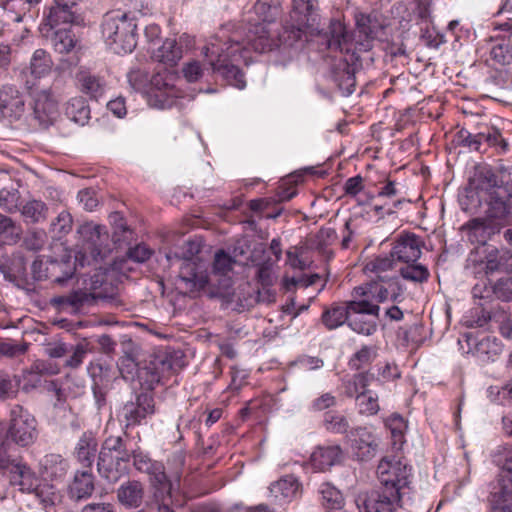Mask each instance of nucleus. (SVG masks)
Returning <instances> with one entry per match:
<instances>
[{
    "label": "nucleus",
    "mask_w": 512,
    "mask_h": 512,
    "mask_svg": "<svg viewBox=\"0 0 512 512\" xmlns=\"http://www.w3.org/2000/svg\"><path fill=\"white\" fill-rule=\"evenodd\" d=\"M243 34L244 29L221 28L214 38L215 41L205 47V56L212 72L238 89L246 87V80L244 73L235 63L246 61L249 48L255 52L265 53L272 51L275 46V39L264 27L257 26L256 30H250L246 37Z\"/></svg>",
    "instance_id": "obj_1"
},
{
    "label": "nucleus",
    "mask_w": 512,
    "mask_h": 512,
    "mask_svg": "<svg viewBox=\"0 0 512 512\" xmlns=\"http://www.w3.org/2000/svg\"><path fill=\"white\" fill-rule=\"evenodd\" d=\"M485 201L487 208L484 216L469 220L463 227L468 230L471 242L485 244L492 235L499 233L510 222L512 194L505 187L488 191Z\"/></svg>",
    "instance_id": "obj_2"
},
{
    "label": "nucleus",
    "mask_w": 512,
    "mask_h": 512,
    "mask_svg": "<svg viewBox=\"0 0 512 512\" xmlns=\"http://www.w3.org/2000/svg\"><path fill=\"white\" fill-rule=\"evenodd\" d=\"M236 260L224 250H218L214 255L211 273L208 276V284L214 288L211 295L224 299L227 303H234L238 311L248 310L258 301V297L251 293L246 294L250 289L248 284L232 287L233 266Z\"/></svg>",
    "instance_id": "obj_3"
},
{
    "label": "nucleus",
    "mask_w": 512,
    "mask_h": 512,
    "mask_svg": "<svg viewBox=\"0 0 512 512\" xmlns=\"http://www.w3.org/2000/svg\"><path fill=\"white\" fill-rule=\"evenodd\" d=\"M85 289L75 290L67 295L56 296L51 300V303L59 308H71L74 311H82L89 309L95 305L98 300L105 301L111 304H117L116 288L106 280V274L102 271H97L85 281Z\"/></svg>",
    "instance_id": "obj_4"
},
{
    "label": "nucleus",
    "mask_w": 512,
    "mask_h": 512,
    "mask_svg": "<svg viewBox=\"0 0 512 512\" xmlns=\"http://www.w3.org/2000/svg\"><path fill=\"white\" fill-rule=\"evenodd\" d=\"M132 450L121 436H109L102 443L97 468L100 476L109 483H116L129 473Z\"/></svg>",
    "instance_id": "obj_5"
},
{
    "label": "nucleus",
    "mask_w": 512,
    "mask_h": 512,
    "mask_svg": "<svg viewBox=\"0 0 512 512\" xmlns=\"http://www.w3.org/2000/svg\"><path fill=\"white\" fill-rule=\"evenodd\" d=\"M101 28L105 43L114 53L126 54L135 49L137 24L128 14L119 11L106 13Z\"/></svg>",
    "instance_id": "obj_6"
},
{
    "label": "nucleus",
    "mask_w": 512,
    "mask_h": 512,
    "mask_svg": "<svg viewBox=\"0 0 512 512\" xmlns=\"http://www.w3.org/2000/svg\"><path fill=\"white\" fill-rule=\"evenodd\" d=\"M380 486L377 491L403 499L409 490L411 468L399 460L384 457L377 466Z\"/></svg>",
    "instance_id": "obj_7"
},
{
    "label": "nucleus",
    "mask_w": 512,
    "mask_h": 512,
    "mask_svg": "<svg viewBox=\"0 0 512 512\" xmlns=\"http://www.w3.org/2000/svg\"><path fill=\"white\" fill-rule=\"evenodd\" d=\"M10 446L7 440L0 439V475L7 474L11 485L32 493L40 480L26 464L12 458L8 453Z\"/></svg>",
    "instance_id": "obj_8"
},
{
    "label": "nucleus",
    "mask_w": 512,
    "mask_h": 512,
    "mask_svg": "<svg viewBox=\"0 0 512 512\" xmlns=\"http://www.w3.org/2000/svg\"><path fill=\"white\" fill-rule=\"evenodd\" d=\"M7 435L21 447H27L37 439V421L35 417L20 405L10 410V424Z\"/></svg>",
    "instance_id": "obj_9"
},
{
    "label": "nucleus",
    "mask_w": 512,
    "mask_h": 512,
    "mask_svg": "<svg viewBox=\"0 0 512 512\" xmlns=\"http://www.w3.org/2000/svg\"><path fill=\"white\" fill-rule=\"evenodd\" d=\"M404 289L396 275L380 276V280H372L365 286L354 288V293L359 296H365L371 303L369 298L378 303L388 300L393 302H401Z\"/></svg>",
    "instance_id": "obj_10"
},
{
    "label": "nucleus",
    "mask_w": 512,
    "mask_h": 512,
    "mask_svg": "<svg viewBox=\"0 0 512 512\" xmlns=\"http://www.w3.org/2000/svg\"><path fill=\"white\" fill-rule=\"evenodd\" d=\"M351 312L377 314L380 312V307L377 304L370 303L367 299L348 301L345 305L334 303L323 311L321 321L327 329L333 330L345 323L348 324Z\"/></svg>",
    "instance_id": "obj_11"
},
{
    "label": "nucleus",
    "mask_w": 512,
    "mask_h": 512,
    "mask_svg": "<svg viewBox=\"0 0 512 512\" xmlns=\"http://www.w3.org/2000/svg\"><path fill=\"white\" fill-rule=\"evenodd\" d=\"M253 10L258 18V21L252 22V19H249L246 24L227 25L224 28H228L229 30L244 29L243 36L246 37L247 34H250V30L255 31L257 26L264 27L275 39L276 46L277 39L271 31L270 25L275 21L279 14V6L270 0H257V2L254 4Z\"/></svg>",
    "instance_id": "obj_12"
},
{
    "label": "nucleus",
    "mask_w": 512,
    "mask_h": 512,
    "mask_svg": "<svg viewBox=\"0 0 512 512\" xmlns=\"http://www.w3.org/2000/svg\"><path fill=\"white\" fill-rule=\"evenodd\" d=\"M31 272L33 278L37 281L51 278L53 282L63 285L74 276L75 264L70 260H52L49 266L44 268L42 260H34L31 265Z\"/></svg>",
    "instance_id": "obj_13"
},
{
    "label": "nucleus",
    "mask_w": 512,
    "mask_h": 512,
    "mask_svg": "<svg viewBox=\"0 0 512 512\" xmlns=\"http://www.w3.org/2000/svg\"><path fill=\"white\" fill-rule=\"evenodd\" d=\"M352 454L359 461H367L376 456L378 442L376 436L363 426L352 428L347 434Z\"/></svg>",
    "instance_id": "obj_14"
},
{
    "label": "nucleus",
    "mask_w": 512,
    "mask_h": 512,
    "mask_svg": "<svg viewBox=\"0 0 512 512\" xmlns=\"http://www.w3.org/2000/svg\"><path fill=\"white\" fill-rule=\"evenodd\" d=\"M401 498L389 496V494L371 490L360 492L355 499L360 512H397Z\"/></svg>",
    "instance_id": "obj_15"
},
{
    "label": "nucleus",
    "mask_w": 512,
    "mask_h": 512,
    "mask_svg": "<svg viewBox=\"0 0 512 512\" xmlns=\"http://www.w3.org/2000/svg\"><path fill=\"white\" fill-rule=\"evenodd\" d=\"M131 458H133V466L135 469L148 474L154 486H159L162 490H170L171 484L165 473L164 465L161 462L152 460L140 449L132 450Z\"/></svg>",
    "instance_id": "obj_16"
},
{
    "label": "nucleus",
    "mask_w": 512,
    "mask_h": 512,
    "mask_svg": "<svg viewBox=\"0 0 512 512\" xmlns=\"http://www.w3.org/2000/svg\"><path fill=\"white\" fill-rule=\"evenodd\" d=\"M491 512H512V476L499 474L488 496Z\"/></svg>",
    "instance_id": "obj_17"
},
{
    "label": "nucleus",
    "mask_w": 512,
    "mask_h": 512,
    "mask_svg": "<svg viewBox=\"0 0 512 512\" xmlns=\"http://www.w3.org/2000/svg\"><path fill=\"white\" fill-rule=\"evenodd\" d=\"M480 264L486 276L495 273L512 275V250L494 246L487 248Z\"/></svg>",
    "instance_id": "obj_18"
},
{
    "label": "nucleus",
    "mask_w": 512,
    "mask_h": 512,
    "mask_svg": "<svg viewBox=\"0 0 512 512\" xmlns=\"http://www.w3.org/2000/svg\"><path fill=\"white\" fill-rule=\"evenodd\" d=\"M155 413L154 398L149 393H140L136 397V402H128L123 407L125 427L136 426L149 415Z\"/></svg>",
    "instance_id": "obj_19"
},
{
    "label": "nucleus",
    "mask_w": 512,
    "mask_h": 512,
    "mask_svg": "<svg viewBox=\"0 0 512 512\" xmlns=\"http://www.w3.org/2000/svg\"><path fill=\"white\" fill-rule=\"evenodd\" d=\"M58 114L57 102L48 90H41L34 95L33 119L42 128L53 124Z\"/></svg>",
    "instance_id": "obj_20"
},
{
    "label": "nucleus",
    "mask_w": 512,
    "mask_h": 512,
    "mask_svg": "<svg viewBox=\"0 0 512 512\" xmlns=\"http://www.w3.org/2000/svg\"><path fill=\"white\" fill-rule=\"evenodd\" d=\"M25 101L18 89L5 85L0 89V118L18 120L24 113Z\"/></svg>",
    "instance_id": "obj_21"
},
{
    "label": "nucleus",
    "mask_w": 512,
    "mask_h": 512,
    "mask_svg": "<svg viewBox=\"0 0 512 512\" xmlns=\"http://www.w3.org/2000/svg\"><path fill=\"white\" fill-rule=\"evenodd\" d=\"M52 33L49 36L51 45L54 50L59 54H70L73 53L71 58L69 59V66L77 65L79 62V57L77 55L78 50H80L79 40L76 38L75 33L69 28H58L51 30Z\"/></svg>",
    "instance_id": "obj_22"
},
{
    "label": "nucleus",
    "mask_w": 512,
    "mask_h": 512,
    "mask_svg": "<svg viewBox=\"0 0 512 512\" xmlns=\"http://www.w3.org/2000/svg\"><path fill=\"white\" fill-rule=\"evenodd\" d=\"M423 242L415 234L400 236L391 249V256L398 262L414 263L421 256Z\"/></svg>",
    "instance_id": "obj_23"
},
{
    "label": "nucleus",
    "mask_w": 512,
    "mask_h": 512,
    "mask_svg": "<svg viewBox=\"0 0 512 512\" xmlns=\"http://www.w3.org/2000/svg\"><path fill=\"white\" fill-rule=\"evenodd\" d=\"M176 284L185 294L197 292L209 285L208 275L199 274L194 262L184 261L180 267Z\"/></svg>",
    "instance_id": "obj_24"
},
{
    "label": "nucleus",
    "mask_w": 512,
    "mask_h": 512,
    "mask_svg": "<svg viewBox=\"0 0 512 512\" xmlns=\"http://www.w3.org/2000/svg\"><path fill=\"white\" fill-rule=\"evenodd\" d=\"M79 90L91 100L99 101L107 90V82L104 77L89 71H79L76 75Z\"/></svg>",
    "instance_id": "obj_25"
},
{
    "label": "nucleus",
    "mask_w": 512,
    "mask_h": 512,
    "mask_svg": "<svg viewBox=\"0 0 512 512\" xmlns=\"http://www.w3.org/2000/svg\"><path fill=\"white\" fill-rule=\"evenodd\" d=\"M342 455L343 452L339 445L319 446L311 454L310 461L315 469L325 471L339 464Z\"/></svg>",
    "instance_id": "obj_26"
},
{
    "label": "nucleus",
    "mask_w": 512,
    "mask_h": 512,
    "mask_svg": "<svg viewBox=\"0 0 512 512\" xmlns=\"http://www.w3.org/2000/svg\"><path fill=\"white\" fill-rule=\"evenodd\" d=\"M153 361L163 377H168L185 366L184 353L175 349H167L159 352L154 356Z\"/></svg>",
    "instance_id": "obj_27"
},
{
    "label": "nucleus",
    "mask_w": 512,
    "mask_h": 512,
    "mask_svg": "<svg viewBox=\"0 0 512 512\" xmlns=\"http://www.w3.org/2000/svg\"><path fill=\"white\" fill-rule=\"evenodd\" d=\"M144 486L138 480H129L120 485L117 490V499L127 508H137L142 504Z\"/></svg>",
    "instance_id": "obj_28"
},
{
    "label": "nucleus",
    "mask_w": 512,
    "mask_h": 512,
    "mask_svg": "<svg viewBox=\"0 0 512 512\" xmlns=\"http://www.w3.org/2000/svg\"><path fill=\"white\" fill-rule=\"evenodd\" d=\"M97 449L98 442L93 433L84 432L75 446L74 456L84 467H91L95 460Z\"/></svg>",
    "instance_id": "obj_29"
},
{
    "label": "nucleus",
    "mask_w": 512,
    "mask_h": 512,
    "mask_svg": "<svg viewBox=\"0 0 512 512\" xmlns=\"http://www.w3.org/2000/svg\"><path fill=\"white\" fill-rule=\"evenodd\" d=\"M94 490L93 474L89 471H78L69 485V496L74 501H81L91 497Z\"/></svg>",
    "instance_id": "obj_30"
},
{
    "label": "nucleus",
    "mask_w": 512,
    "mask_h": 512,
    "mask_svg": "<svg viewBox=\"0 0 512 512\" xmlns=\"http://www.w3.org/2000/svg\"><path fill=\"white\" fill-rule=\"evenodd\" d=\"M331 77L343 94L350 95L353 93L356 79L354 69L348 62L339 61V63L334 66Z\"/></svg>",
    "instance_id": "obj_31"
},
{
    "label": "nucleus",
    "mask_w": 512,
    "mask_h": 512,
    "mask_svg": "<svg viewBox=\"0 0 512 512\" xmlns=\"http://www.w3.org/2000/svg\"><path fill=\"white\" fill-rule=\"evenodd\" d=\"M377 314L368 312H351L349 315L348 326L356 333L365 336L374 334L377 330Z\"/></svg>",
    "instance_id": "obj_32"
},
{
    "label": "nucleus",
    "mask_w": 512,
    "mask_h": 512,
    "mask_svg": "<svg viewBox=\"0 0 512 512\" xmlns=\"http://www.w3.org/2000/svg\"><path fill=\"white\" fill-rule=\"evenodd\" d=\"M65 115L74 123L84 126L91 118V110L85 98L76 96L65 104Z\"/></svg>",
    "instance_id": "obj_33"
},
{
    "label": "nucleus",
    "mask_w": 512,
    "mask_h": 512,
    "mask_svg": "<svg viewBox=\"0 0 512 512\" xmlns=\"http://www.w3.org/2000/svg\"><path fill=\"white\" fill-rule=\"evenodd\" d=\"M374 379V374L369 371L354 374L350 379L344 381L345 395L348 398L357 399L362 391H370L368 386Z\"/></svg>",
    "instance_id": "obj_34"
},
{
    "label": "nucleus",
    "mask_w": 512,
    "mask_h": 512,
    "mask_svg": "<svg viewBox=\"0 0 512 512\" xmlns=\"http://www.w3.org/2000/svg\"><path fill=\"white\" fill-rule=\"evenodd\" d=\"M154 58L167 66H174L182 58V48L175 39H166L154 52Z\"/></svg>",
    "instance_id": "obj_35"
},
{
    "label": "nucleus",
    "mask_w": 512,
    "mask_h": 512,
    "mask_svg": "<svg viewBox=\"0 0 512 512\" xmlns=\"http://www.w3.org/2000/svg\"><path fill=\"white\" fill-rule=\"evenodd\" d=\"M298 487V482L293 476H285L273 482L269 491L275 500H289L296 494Z\"/></svg>",
    "instance_id": "obj_36"
},
{
    "label": "nucleus",
    "mask_w": 512,
    "mask_h": 512,
    "mask_svg": "<svg viewBox=\"0 0 512 512\" xmlns=\"http://www.w3.org/2000/svg\"><path fill=\"white\" fill-rule=\"evenodd\" d=\"M23 233L22 227L10 217L0 213V240L7 245H14Z\"/></svg>",
    "instance_id": "obj_37"
},
{
    "label": "nucleus",
    "mask_w": 512,
    "mask_h": 512,
    "mask_svg": "<svg viewBox=\"0 0 512 512\" xmlns=\"http://www.w3.org/2000/svg\"><path fill=\"white\" fill-rule=\"evenodd\" d=\"M21 214L29 223H39L46 220L48 215V207L41 200H30L21 208Z\"/></svg>",
    "instance_id": "obj_38"
},
{
    "label": "nucleus",
    "mask_w": 512,
    "mask_h": 512,
    "mask_svg": "<svg viewBox=\"0 0 512 512\" xmlns=\"http://www.w3.org/2000/svg\"><path fill=\"white\" fill-rule=\"evenodd\" d=\"M42 465L45 475L55 480L63 478L68 470L67 461L57 454L45 456Z\"/></svg>",
    "instance_id": "obj_39"
},
{
    "label": "nucleus",
    "mask_w": 512,
    "mask_h": 512,
    "mask_svg": "<svg viewBox=\"0 0 512 512\" xmlns=\"http://www.w3.org/2000/svg\"><path fill=\"white\" fill-rule=\"evenodd\" d=\"M322 504L329 509V512L343 511V497L341 492L329 483H323L319 490Z\"/></svg>",
    "instance_id": "obj_40"
},
{
    "label": "nucleus",
    "mask_w": 512,
    "mask_h": 512,
    "mask_svg": "<svg viewBox=\"0 0 512 512\" xmlns=\"http://www.w3.org/2000/svg\"><path fill=\"white\" fill-rule=\"evenodd\" d=\"M53 61L44 49H37L31 58L30 70L35 77H42L51 71Z\"/></svg>",
    "instance_id": "obj_41"
},
{
    "label": "nucleus",
    "mask_w": 512,
    "mask_h": 512,
    "mask_svg": "<svg viewBox=\"0 0 512 512\" xmlns=\"http://www.w3.org/2000/svg\"><path fill=\"white\" fill-rule=\"evenodd\" d=\"M347 33L345 27L339 21H332L326 37V46L333 51H342L346 43Z\"/></svg>",
    "instance_id": "obj_42"
},
{
    "label": "nucleus",
    "mask_w": 512,
    "mask_h": 512,
    "mask_svg": "<svg viewBox=\"0 0 512 512\" xmlns=\"http://www.w3.org/2000/svg\"><path fill=\"white\" fill-rule=\"evenodd\" d=\"M356 27L359 35L363 36L367 41L376 38L381 28L376 17L367 14H358L356 16Z\"/></svg>",
    "instance_id": "obj_43"
},
{
    "label": "nucleus",
    "mask_w": 512,
    "mask_h": 512,
    "mask_svg": "<svg viewBox=\"0 0 512 512\" xmlns=\"http://www.w3.org/2000/svg\"><path fill=\"white\" fill-rule=\"evenodd\" d=\"M396 260L389 255L377 256L365 264L364 270L376 274L377 280H380V276H387L385 273L391 271L394 268Z\"/></svg>",
    "instance_id": "obj_44"
},
{
    "label": "nucleus",
    "mask_w": 512,
    "mask_h": 512,
    "mask_svg": "<svg viewBox=\"0 0 512 512\" xmlns=\"http://www.w3.org/2000/svg\"><path fill=\"white\" fill-rule=\"evenodd\" d=\"M32 493L35 494V496L45 507L55 505V503L61 498L55 485L41 480L34 488Z\"/></svg>",
    "instance_id": "obj_45"
},
{
    "label": "nucleus",
    "mask_w": 512,
    "mask_h": 512,
    "mask_svg": "<svg viewBox=\"0 0 512 512\" xmlns=\"http://www.w3.org/2000/svg\"><path fill=\"white\" fill-rule=\"evenodd\" d=\"M73 7H62L61 5L55 4L50 9V13L48 15V24L49 30L58 29L57 27L60 24H71L74 21V13L72 11Z\"/></svg>",
    "instance_id": "obj_46"
},
{
    "label": "nucleus",
    "mask_w": 512,
    "mask_h": 512,
    "mask_svg": "<svg viewBox=\"0 0 512 512\" xmlns=\"http://www.w3.org/2000/svg\"><path fill=\"white\" fill-rule=\"evenodd\" d=\"M323 424L328 432L335 434L347 435L351 430L348 419L344 415L335 412H326Z\"/></svg>",
    "instance_id": "obj_47"
},
{
    "label": "nucleus",
    "mask_w": 512,
    "mask_h": 512,
    "mask_svg": "<svg viewBox=\"0 0 512 512\" xmlns=\"http://www.w3.org/2000/svg\"><path fill=\"white\" fill-rule=\"evenodd\" d=\"M140 369L137 380L141 386H145L148 389H153L164 378L153 359L149 364L141 366Z\"/></svg>",
    "instance_id": "obj_48"
},
{
    "label": "nucleus",
    "mask_w": 512,
    "mask_h": 512,
    "mask_svg": "<svg viewBox=\"0 0 512 512\" xmlns=\"http://www.w3.org/2000/svg\"><path fill=\"white\" fill-rule=\"evenodd\" d=\"M305 26H308V24H302L301 22H298L297 25L284 26L283 32L281 34L273 33L277 39V45L274 46L273 49L278 47L279 43L293 46L296 42L302 40Z\"/></svg>",
    "instance_id": "obj_49"
},
{
    "label": "nucleus",
    "mask_w": 512,
    "mask_h": 512,
    "mask_svg": "<svg viewBox=\"0 0 512 512\" xmlns=\"http://www.w3.org/2000/svg\"><path fill=\"white\" fill-rule=\"evenodd\" d=\"M399 273L403 279L414 283H424L430 277L427 267L421 264L408 263L399 269Z\"/></svg>",
    "instance_id": "obj_50"
},
{
    "label": "nucleus",
    "mask_w": 512,
    "mask_h": 512,
    "mask_svg": "<svg viewBox=\"0 0 512 512\" xmlns=\"http://www.w3.org/2000/svg\"><path fill=\"white\" fill-rule=\"evenodd\" d=\"M317 0H293V12L298 15L297 22L309 24L314 21Z\"/></svg>",
    "instance_id": "obj_51"
},
{
    "label": "nucleus",
    "mask_w": 512,
    "mask_h": 512,
    "mask_svg": "<svg viewBox=\"0 0 512 512\" xmlns=\"http://www.w3.org/2000/svg\"><path fill=\"white\" fill-rule=\"evenodd\" d=\"M355 401L358 407V412L361 415H376L380 409L378 396L373 394L371 391H362Z\"/></svg>",
    "instance_id": "obj_52"
},
{
    "label": "nucleus",
    "mask_w": 512,
    "mask_h": 512,
    "mask_svg": "<svg viewBox=\"0 0 512 512\" xmlns=\"http://www.w3.org/2000/svg\"><path fill=\"white\" fill-rule=\"evenodd\" d=\"M493 462L502 470L500 474L512 476V446L498 447L493 454Z\"/></svg>",
    "instance_id": "obj_53"
},
{
    "label": "nucleus",
    "mask_w": 512,
    "mask_h": 512,
    "mask_svg": "<svg viewBox=\"0 0 512 512\" xmlns=\"http://www.w3.org/2000/svg\"><path fill=\"white\" fill-rule=\"evenodd\" d=\"M73 219L68 211H61L58 216L51 222L50 231L57 238H62L71 232Z\"/></svg>",
    "instance_id": "obj_54"
},
{
    "label": "nucleus",
    "mask_w": 512,
    "mask_h": 512,
    "mask_svg": "<svg viewBox=\"0 0 512 512\" xmlns=\"http://www.w3.org/2000/svg\"><path fill=\"white\" fill-rule=\"evenodd\" d=\"M432 20L430 3L425 0H415L411 7L409 21H415L416 24H428Z\"/></svg>",
    "instance_id": "obj_55"
},
{
    "label": "nucleus",
    "mask_w": 512,
    "mask_h": 512,
    "mask_svg": "<svg viewBox=\"0 0 512 512\" xmlns=\"http://www.w3.org/2000/svg\"><path fill=\"white\" fill-rule=\"evenodd\" d=\"M492 295L502 301H512V277H501L491 284Z\"/></svg>",
    "instance_id": "obj_56"
},
{
    "label": "nucleus",
    "mask_w": 512,
    "mask_h": 512,
    "mask_svg": "<svg viewBox=\"0 0 512 512\" xmlns=\"http://www.w3.org/2000/svg\"><path fill=\"white\" fill-rule=\"evenodd\" d=\"M453 142L458 146L480 151L481 136L480 132L473 134L465 128L460 129L454 136Z\"/></svg>",
    "instance_id": "obj_57"
},
{
    "label": "nucleus",
    "mask_w": 512,
    "mask_h": 512,
    "mask_svg": "<svg viewBox=\"0 0 512 512\" xmlns=\"http://www.w3.org/2000/svg\"><path fill=\"white\" fill-rule=\"evenodd\" d=\"M337 239V233L335 229L330 227L321 228L315 238L313 240V246L315 249L320 251L321 253H327V249L331 246Z\"/></svg>",
    "instance_id": "obj_58"
},
{
    "label": "nucleus",
    "mask_w": 512,
    "mask_h": 512,
    "mask_svg": "<svg viewBox=\"0 0 512 512\" xmlns=\"http://www.w3.org/2000/svg\"><path fill=\"white\" fill-rule=\"evenodd\" d=\"M476 177L481 189L493 191L494 189L501 187L498 185V176L489 166L479 167L476 172Z\"/></svg>",
    "instance_id": "obj_59"
},
{
    "label": "nucleus",
    "mask_w": 512,
    "mask_h": 512,
    "mask_svg": "<svg viewBox=\"0 0 512 512\" xmlns=\"http://www.w3.org/2000/svg\"><path fill=\"white\" fill-rule=\"evenodd\" d=\"M491 58L500 65H509L512 63V42H502L492 47L490 51Z\"/></svg>",
    "instance_id": "obj_60"
},
{
    "label": "nucleus",
    "mask_w": 512,
    "mask_h": 512,
    "mask_svg": "<svg viewBox=\"0 0 512 512\" xmlns=\"http://www.w3.org/2000/svg\"><path fill=\"white\" fill-rule=\"evenodd\" d=\"M20 193L16 189L3 188L0 190V208L8 213L18 210Z\"/></svg>",
    "instance_id": "obj_61"
},
{
    "label": "nucleus",
    "mask_w": 512,
    "mask_h": 512,
    "mask_svg": "<svg viewBox=\"0 0 512 512\" xmlns=\"http://www.w3.org/2000/svg\"><path fill=\"white\" fill-rule=\"evenodd\" d=\"M480 136L481 145L486 142L489 146L500 147L502 151H506L508 148V143L496 127H487L485 131L480 132Z\"/></svg>",
    "instance_id": "obj_62"
},
{
    "label": "nucleus",
    "mask_w": 512,
    "mask_h": 512,
    "mask_svg": "<svg viewBox=\"0 0 512 512\" xmlns=\"http://www.w3.org/2000/svg\"><path fill=\"white\" fill-rule=\"evenodd\" d=\"M18 392V382L14 383L10 374L0 370V400L14 398Z\"/></svg>",
    "instance_id": "obj_63"
},
{
    "label": "nucleus",
    "mask_w": 512,
    "mask_h": 512,
    "mask_svg": "<svg viewBox=\"0 0 512 512\" xmlns=\"http://www.w3.org/2000/svg\"><path fill=\"white\" fill-rule=\"evenodd\" d=\"M140 360L119 359L118 368L123 379L134 381L138 378L140 369Z\"/></svg>",
    "instance_id": "obj_64"
}]
</instances>
